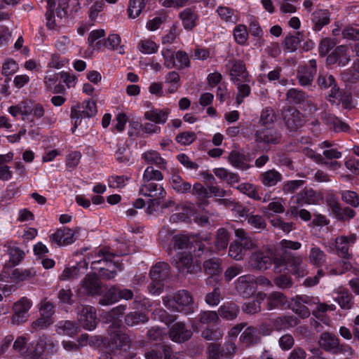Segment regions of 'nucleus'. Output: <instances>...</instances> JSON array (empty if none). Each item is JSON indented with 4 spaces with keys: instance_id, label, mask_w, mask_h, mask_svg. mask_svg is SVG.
I'll return each instance as SVG.
<instances>
[{
    "instance_id": "f257e3e1",
    "label": "nucleus",
    "mask_w": 359,
    "mask_h": 359,
    "mask_svg": "<svg viewBox=\"0 0 359 359\" xmlns=\"http://www.w3.org/2000/svg\"><path fill=\"white\" fill-rule=\"evenodd\" d=\"M269 309H273L278 306H287L290 308L302 318H308L310 316V310L305 305H311V300L306 295H297L295 299H291L288 302L283 293H271L267 299Z\"/></svg>"
},
{
    "instance_id": "f03ea898",
    "label": "nucleus",
    "mask_w": 359,
    "mask_h": 359,
    "mask_svg": "<svg viewBox=\"0 0 359 359\" xmlns=\"http://www.w3.org/2000/svg\"><path fill=\"white\" fill-rule=\"evenodd\" d=\"M170 266L166 262H158L150 270L151 283L148 286L149 292H163L171 289Z\"/></svg>"
},
{
    "instance_id": "7ed1b4c3",
    "label": "nucleus",
    "mask_w": 359,
    "mask_h": 359,
    "mask_svg": "<svg viewBox=\"0 0 359 359\" xmlns=\"http://www.w3.org/2000/svg\"><path fill=\"white\" fill-rule=\"evenodd\" d=\"M173 266L182 275L196 274L201 268L198 262H194L191 252H182L175 255L172 260Z\"/></svg>"
},
{
    "instance_id": "20e7f679",
    "label": "nucleus",
    "mask_w": 359,
    "mask_h": 359,
    "mask_svg": "<svg viewBox=\"0 0 359 359\" xmlns=\"http://www.w3.org/2000/svg\"><path fill=\"white\" fill-rule=\"evenodd\" d=\"M274 263L276 269L280 266H285L287 270L298 277H303L307 273L306 265L303 263L301 256H295L285 252L282 259L276 260Z\"/></svg>"
},
{
    "instance_id": "39448f33",
    "label": "nucleus",
    "mask_w": 359,
    "mask_h": 359,
    "mask_svg": "<svg viewBox=\"0 0 359 359\" xmlns=\"http://www.w3.org/2000/svg\"><path fill=\"white\" fill-rule=\"evenodd\" d=\"M57 344L46 336H41L32 341L27 347L28 355L33 358L42 356L44 353H53L56 351Z\"/></svg>"
},
{
    "instance_id": "423d86ee",
    "label": "nucleus",
    "mask_w": 359,
    "mask_h": 359,
    "mask_svg": "<svg viewBox=\"0 0 359 359\" xmlns=\"http://www.w3.org/2000/svg\"><path fill=\"white\" fill-rule=\"evenodd\" d=\"M282 116L289 133L297 132L305 123L303 114L292 107H284L282 110Z\"/></svg>"
},
{
    "instance_id": "0eeeda50",
    "label": "nucleus",
    "mask_w": 359,
    "mask_h": 359,
    "mask_svg": "<svg viewBox=\"0 0 359 359\" xmlns=\"http://www.w3.org/2000/svg\"><path fill=\"white\" fill-rule=\"evenodd\" d=\"M80 108L81 107L78 105L72 107L71 109L70 116L72 119H76L72 128L73 133L79 125V121L81 122L82 118L93 117L95 116L97 112L96 103L94 101L86 100L82 103V109Z\"/></svg>"
},
{
    "instance_id": "6e6552de",
    "label": "nucleus",
    "mask_w": 359,
    "mask_h": 359,
    "mask_svg": "<svg viewBox=\"0 0 359 359\" xmlns=\"http://www.w3.org/2000/svg\"><path fill=\"white\" fill-rule=\"evenodd\" d=\"M32 306V303L26 297H22L13 306V316L11 323L20 325L25 323L28 319V311Z\"/></svg>"
},
{
    "instance_id": "1a4fd4ad",
    "label": "nucleus",
    "mask_w": 359,
    "mask_h": 359,
    "mask_svg": "<svg viewBox=\"0 0 359 359\" xmlns=\"http://www.w3.org/2000/svg\"><path fill=\"white\" fill-rule=\"evenodd\" d=\"M248 263L253 269L266 270L273 263L272 252L269 249L255 251L250 257Z\"/></svg>"
},
{
    "instance_id": "9d476101",
    "label": "nucleus",
    "mask_w": 359,
    "mask_h": 359,
    "mask_svg": "<svg viewBox=\"0 0 359 359\" xmlns=\"http://www.w3.org/2000/svg\"><path fill=\"white\" fill-rule=\"evenodd\" d=\"M140 194L155 199L156 203L157 200H163L166 196V191L163 184L158 182H143L140 189Z\"/></svg>"
},
{
    "instance_id": "9b49d317",
    "label": "nucleus",
    "mask_w": 359,
    "mask_h": 359,
    "mask_svg": "<svg viewBox=\"0 0 359 359\" xmlns=\"http://www.w3.org/2000/svg\"><path fill=\"white\" fill-rule=\"evenodd\" d=\"M255 142L264 144H278L281 141V134L274 128L257 130L255 133Z\"/></svg>"
},
{
    "instance_id": "f8f14e48",
    "label": "nucleus",
    "mask_w": 359,
    "mask_h": 359,
    "mask_svg": "<svg viewBox=\"0 0 359 359\" xmlns=\"http://www.w3.org/2000/svg\"><path fill=\"white\" fill-rule=\"evenodd\" d=\"M165 306L182 311L184 307L189 306L192 302V297L189 293H171L170 295L163 298Z\"/></svg>"
},
{
    "instance_id": "ddd939ff",
    "label": "nucleus",
    "mask_w": 359,
    "mask_h": 359,
    "mask_svg": "<svg viewBox=\"0 0 359 359\" xmlns=\"http://www.w3.org/2000/svg\"><path fill=\"white\" fill-rule=\"evenodd\" d=\"M80 228L74 229L64 227L57 229L50 236V240L58 245H66L73 243L76 241V236L79 234Z\"/></svg>"
},
{
    "instance_id": "4468645a",
    "label": "nucleus",
    "mask_w": 359,
    "mask_h": 359,
    "mask_svg": "<svg viewBox=\"0 0 359 359\" xmlns=\"http://www.w3.org/2000/svg\"><path fill=\"white\" fill-rule=\"evenodd\" d=\"M229 74L231 80L234 83H239V82H250V76L247 71L245 63L242 60L231 61Z\"/></svg>"
},
{
    "instance_id": "2eb2a0df",
    "label": "nucleus",
    "mask_w": 359,
    "mask_h": 359,
    "mask_svg": "<svg viewBox=\"0 0 359 359\" xmlns=\"http://www.w3.org/2000/svg\"><path fill=\"white\" fill-rule=\"evenodd\" d=\"M79 321L83 327L88 330H93L97 325V316L95 309L90 306H85L79 311Z\"/></svg>"
},
{
    "instance_id": "dca6fc26",
    "label": "nucleus",
    "mask_w": 359,
    "mask_h": 359,
    "mask_svg": "<svg viewBox=\"0 0 359 359\" xmlns=\"http://www.w3.org/2000/svg\"><path fill=\"white\" fill-rule=\"evenodd\" d=\"M221 262L219 259L217 258H212L208 260H206L203 263V268L205 272L210 275L214 276L216 275L221 271ZM208 285H212L213 286L212 292H216L219 290V283L217 281V277L211 276L207 280Z\"/></svg>"
},
{
    "instance_id": "f3484780",
    "label": "nucleus",
    "mask_w": 359,
    "mask_h": 359,
    "mask_svg": "<svg viewBox=\"0 0 359 359\" xmlns=\"http://www.w3.org/2000/svg\"><path fill=\"white\" fill-rule=\"evenodd\" d=\"M357 236L354 233L349 236H341L335 239V246L339 256L344 259H348L351 257V255L348 252L351 244L355 243Z\"/></svg>"
},
{
    "instance_id": "a211bd4d",
    "label": "nucleus",
    "mask_w": 359,
    "mask_h": 359,
    "mask_svg": "<svg viewBox=\"0 0 359 359\" xmlns=\"http://www.w3.org/2000/svg\"><path fill=\"white\" fill-rule=\"evenodd\" d=\"M192 335V332L185 327L182 322L175 323L170 328L169 337L172 341L181 343L188 340Z\"/></svg>"
},
{
    "instance_id": "6ab92c4d",
    "label": "nucleus",
    "mask_w": 359,
    "mask_h": 359,
    "mask_svg": "<svg viewBox=\"0 0 359 359\" xmlns=\"http://www.w3.org/2000/svg\"><path fill=\"white\" fill-rule=\"evenodd\" d=\"M80 285L86 292H100L104 287V285L95 273L86 274L81 280Z\"/></svg>"
},
{
    "instance_id": "aec40b11",
    "label": "nucleus",
    "mask_w": 359,
    "mask_h": 359,
    "mask_svg": "<svg viewBox=\"0 0 359 359\" xmlns=\"http://www.w3.org/2000/svg\"><path fill=\"white\" fill-rule=\"evenodd\" d=\"M327 203L332 213L339 220H349L355 216V211L353 210L348 207L341 208L340 204L334 198L328 199Z\"/></svg>"
},
{
    "instance_id": "412c9836",
    "label": "nucleus",
    "mask_w": 359,
    "mask_h": 359,
    "mask_svg": "<svg viewBox=\"0 0 359 359\" xmlns=\"http://www.w3.org/2000/svg\"><path fill=\"white\" fill-rule=\"evenodd\" d=\"M110 332V344L109 346L114 348H122L129 346V337L124 333L121 332L118 329L111 327Z\"/></svg>"
},
{
    "instance_id": "4be33fe9",
    "label": "nucleus",
    "mask_w": 359,
    "mask_h": 359,
    "mask_svg": "<svg viewBox=\"0 0 359 359\" xmlns=\"http://www.w3.org/2000/svg\"><path fill=\"white\" fill-rule=\"evenodd\" d=\"M330 13L326 9H319L311 15L313 29L316 32L320 31L322 28L330 22Z\"/></svg>"
},
{
    "instance_id": "5701e85b",
    "label": "nucleus",
    "mask_w": 359,
    "mask_h": 359,
    "mask_svg": "<svg viewBox=\"0 0 359 359\" xmlns=\"http://www.w3.org/2000/svg\"><path fill=\"white\" fill-rule=\"evenodd\" d=\"M116 254L113 252L111 249L108 247H104L99 249L97 251L94 252L88 255V258L91 257L94 259L91 262L92 268L95 269L94 265L96 264H100L102 262H111L113 261Z\"/></svg>"
},
{
    "instance_id": "b1692460",
    "label": "nucleus",
    "mask_w": 359,
    "mask_h": 359,
    "mask_svg": "<svg viewBox=\"0 0 359 359\" xmlns=\"http://www.w3.org/2000/svg\"><path fill=\"white\" fill-rule=\"evenodd\" d=\"M339 342V338L336 337L334 334L329 332H323V334H321L318 340V344L320 347L325 350V351L331 353L332 354L335 348H337Z\"/></svg>"
},
{
    "instance_id": "393cba45",
    "label": "nucleus",
    "mask_w": 359,
    "mask_h": 359,
    "mask_svg": "<svg viewBox=\"0 0 359 359\" xmlns=\"http://www.w3.org/2000/svg\"><path fill=\"white\" fill-rule=\"evenodd\" d=\"M282 180V174L274 168L263 172L259 175L261 183L268 187L276 186Z\"/></svg>"
},
{
    "instance_id": "a878e982",
    "label": "nucleus",
    "mask_w": 359,
    "mask_h": 359,
    "mask_svg": "<svg viewBox=\"0 0 359 359\" xmlns=\"http://www.w3.org/2000/svg\"><path fill=\"white\" fill-rule=\"evenodd\" d=\"M172 189L177 193L186 194L191 191V184L183 180L179 173L173 170L170 180Z\"/></svg>"
},
{
    "instance_id": "bb28decb",
    "label": "nucleus",
    "mask_w": 359,
    "mask_h": 359,
    "mask_svg": "<svg viewBox=\"0 0 359 359\" xmlns=\"http://www.w3.org/2000/svg\"><path fill=\"white\" fill-rule=\"evenodd\" d=\"M13 152H8L6 154H0V180L8 181L13 177V172L11 168L6 163L11 162L13 158Z\"/></svg>"
},
{
    "instance_id": "cd10ccee",
    "label": "nucleus",
    "mask_w": 359,
    "mask_h": 359,
    "mask_svg": "<svg viewBox=\"0 0 359 359\" xmlns=\"http://www.w3.org/2000/svg\"><path fill=\"white\" fill-rule=\"evenodd\" d=\"M323 121L334 131H347L349 128L348 126L339 120L334 115L328 112H323L322 114Z\"/></svg>"
},
{
    "instance_id": "c85d7f7f",
    "label": "nucleus",
    "mask_w": 359,
    "mask_h": 359,
    "mask_svg": "<svg viewBox=\"0 0 359 359\" xmlns=\"http://www.w3.org/2000/svg\"><path fill=\"white\" fill-rule=\"evenodd\" d=\"M318 83L322 88H331V93L329 94V97H337L339 94V88H337L335 80L332 75L320 74L318 79Z\"/></svg>"
},
{
    "instance_id": "c756f323",
    "label": "nucleus",
    "mask_w": 359,
    "mask_h": 359,
    "mask_svg": "<svg viewBox=\"0 0 359 359\" xmlns=\"http://www.w3.org/2000/svg\"><path fill=\"white\" fill-rule=\"evenodd\" d=\"M99 294V303L102 306H109L117 302L119 299H126L133 297V293H97Z\"/></svg>"
},
{
    "instance_id": "7c9ffc66",
    "label": "nucleus",
    "mask_w": 359,
    "mask_h": 359,
    "mask_svg": "<svg viewBox=\"0 0 359 359\" xmlns=\"http://www.w3.org/2000/svg\"><path fill=\"white\" fill-rule=\"evenodd\" d=\"M170 110L154 109L147 111L144 113V117L146 119L154 122L157 124H163L166 122Z\"/></svg>"
},
{
    "instance_id": "2f4dec72",
    "label": "nucleus",
    "mask_w": 359,
    "mask_h": 359,
    "mask_svg": "<svg viewBox=\"0 0 359 359\" xmlns=\"http://www.w3.org/2000/svg\"><path fill=\"white\" fill-rule=\"evenodd\" d=\"M235 235L240 240L239 244L241 245L243 250H251L257 248L256 241L249 237L244 229H236Z\"/></svg>"
},
{
    "instance_id": "473e14b6",
    "label": "nucleus",
    "mask_w": 359,
    "mask_h": 359,
    "mask_svg": "<svg viewBox=\"0 0 359 359\" xmlns=\"http://www.w3.org/2000/svg\"><path fill=\"white\" fill-rule=\"evenodd\" d=\"M79 327L77 325L70 320H61L55 325V331L59 334L72 337L77 333Z\"/></svg>"
},
{
    "instance_id": "72a5a7b5",
    "label": "nucleus",
    "mask_w": 359,
    "mask_h": 359,
    "mask_svg": "<svg viewBox=\"0 0 359 359\" xmlns=\"http://www.w3.org/2000/svg\"><path fill=\"white\" fill-rule=\"evenodd\" d=\"M293 202L296 203L315 204L318 198L313 189H304L292 197Z\"/></svg>"
},
{
    "instance_id": "f704fd0d",
    "label": "nucleus",
    "mask_w": 359,
    "mask_h": 359,
    "mask_svg": "<svg viewBox=\"0 0 359 359\" xmlns=\"http://www.w3.org/2000/svg\"><path fill=\"white\" fill-rule=\"evenodd\" d=\"M236 289L238 292L255 291L256 283L255 282V277L251 275L240 276L236 284Z\"/></svg>"
},
{
    "instance_id": "c9c22d12",
    "label": "nucleus",
    "mask_w": 359,
    "mask_h": 359,
    "mask_svg": "<svg viewBox=\"0 0 359 359\" xmlns=\"http://www.w3.org/2000/svg\"><path fill=\"white\" fill-rule=\"evenodd\" d=\"M229 162L235 168L246 170L250 165L245 162V156L237 151H232L228 156Z\"/></svg>"
},
{
    "instance_id": "e433bc0d",
    "label": "nucleus",
    "mask_w": 359,
    "mask_h": 359,
    "mask_svg": "<svg viewBox=\"0 0 359 359\" xmlns=\"http://www.w3.org/2000/svg\"><path fill=\"white\" fill-rule=\"evenodd\" d=\"M240 339L248 346L256 344L260 339L259 332L253 327H248L241 334Z\"/></svg>"
},
{
    "instance_id": "4c0bfd02",
    "label": "nucleus",
    "mask_w": 359,
    "mask_h": 359,
    "mask_svg": "<svg viewBox=\"0 0 359 359\" xmlns=\"http://www.w3.org/2000/svg\"><path fill=\"white\" fill-rule=\"evenodd\" d=\"M347 49L346 46H337L332 54L328 56L327 60L330 62H338L339 65H345L349 61L345 55Z\"/></svg>"
},
{
    "instance_id": "58836bf2",
    "label": "nucleus",
    "mask_w": 359,
    "mask_h": 359,
    "mask_svg": "<svg viewBox=\"0 0 359 359\" xmlns=\"http://www.w3.org/2000/svg\"><path fill=\"white\" fill-rule=\"evenodd\" d=\"M298 320L292 316L278 317L273 320V326L276 330H282L295 327Z\"/></svg>"
},
{
    "instance_id": "ea45409f",
    "label": "nucleus",
    "mask_w": 359,
    "mask_h": 359,
    "mask_svg": "<svg viewBox=\"0 0 359 359\" xmlns=\"http://www.w3.org/2000/svg\"><path fill=\"white\" fill-rule=\"evenodd\" d=\"M149 0H130L128 13L130 18L135 19L138 17L144 9Z\"/></svg>"
},
{
    "instance_id": "a19ab883",
    "label": "nucleus",
    "mask_w": 359,
    "mask_h": 359,
    "mask_svg": "<svg viewBox=\"0 0 359 359\" xmlns=\"http://www.w3.org/2000/svg\"><path fill=\"white\" fill-rule=\"evenodd\" d=\"M183 25L187 29H192L196 26L197 15L191 8H186L180 13Z\"/></svg>"
},
{
    "instance_id": "79ce46f5",
    "label": "nucleus",
    "mask_w": 359,
    "mask_h": 359,
    "mask_svg": "<svg viewBox=\"0 0 359 359\" xmlns=\"http://www.w3.org/2000/svg\"><path fill=\"white\" fill-rule=\"evenodd\" d=\"M214 173L217 177L225 180L228 184L232 186L238 183L240 181V177L238 174L231 172L223 168H216L214 170Z\"/></svg>"
},
{
    "instance_id": "37998d69",
    "label": "nucleus",
    "mask_w": 359,
    "mask_h": 359,
    "mask_svg": "<svg viewBox=\"0 0 359 359\" xmlns=\"http://www.w3.org/2000/svg\"><path fill=\"white\" fill-rule=\"evenodd\" d=\"M309 262L317 267L323 266L326 262V255L320 248L313 247L311 249Z\"/></svg>"
},
{
    "instance_id": "c03bdc74",
    "label": "nucleus",
    "mask_w": 359,
    "mask_h": 359,
    "mask_svg": "<svg viewBox=\"0 0 359 359\" xmlns=\"http://www.w3.org/2000/svg\"><path fill=\"white\" fill-rule=\"evenodd\" d=\"M143 158L148 163L155 164L160 169H165L166 161L156 151H149L143 154Z\"/></svg>"
},
{
    "instance_id": "a18cd8bd",
    "label": "nucleus",
    "mask_w": 359,
    "mask_h": 359,
    "mask_svg": "<svg viewBox=\"0 0 359 359\" xmlns=\"http://www.w3.org/2000/svg\"><path fill=\"white\" fill-rule=\"evenodd\" d=\"M287 100L290 102L304 104L308 95L302 90L297 88H291L286 93Z\"/></svg>"
},
{
    "instance_id": "49530a36",
    "label": "nucleus",
    "mask_w": 359,
    "mask_h": 359,
    "mask_svg": "<svg viewBox=\"0 0 359 359\" xmlns=\"http://www.w3.org/2000/svg\"><path fill=\"white\" fill-rule=\"evenodd\" d=\"M314 75L313 70H309V68L306 67H301L297 71L299 82L303 86L311 85Z\"/></svg>"
},
{
    "instance_id": "de8ad7c7",
    "label": "nucleus",
    "mask_w": 359,
    "mask_h": 359,
    "mask_svg": "<svg viewBox=\"0 0 359 359\" xmlns=\"http://www.w3.org/2000/svg\"><path fill=\"white\" fill-rule=\"evenodd\" d=\"M8 248V252L10 255L11 261L14 264H18L23 259L25 253L15 245L8 243L6 245Z\"/></svg>"
},
{
    "instance_id": "09e8293b",
    "label": "nucleus",
    "mask_w": 359,
    "mask_h": 359,
    "mask_svg": "<svg viewBox=\"0 0 359 359\" xmlns=\"http://www.w3.org/2000/svg\"><path fill=\"white\" fill-rule=\"evenodd\" d=\"M264 293H257L255 299L245 304L243 311L250 314H254L260 311L261 301L264 299Z\"/></svg>"
},
{
    "instance_id": "8fccbe9b",
    "label": "nucleus",
    "mask_w": 359,
    "mask_h": 359,
    "mask_svg": "<svg viewBox=\"0 0 359 359\" xmlns=\"http://www.w3.org/2000/svg\"><path fill=\"white\" fill-rule=\"evenodd\" d=\"M163 175L161 171L154 169L152 166H148L143 174V182H161Z\"/></svg>"
},
{
    "instance_id": "3c124183",
    "label": "nucleus",
    "mask_w": 359,
    "mask_h": 359,
    "mask_svg": "<svg viewBox=\"0 0 359 359\" xmlns=\"http://www.w3.org/2000/svg\"><path fill=\"white\" fill-rule=\"evenodd\" d=\"M218 311L221 317L231 320L235 319L237 317L239 309L236 305L230 304L228 306H222L219 309Z\"/></svg>"
},
{
    "instance_id": "603ef678",
    "label": "nucleus",
    "mask_w": 359,
    "mask_h": 359,
    "mask_svg": "<svg viewBox=\"0 0 359 359\" xmlns=\"http://www.w3.org/2000/svg\"><path fill=\"white\" fill-rule=\"evenodd\" d=\"M299 32H297L294 35H288L284 40V46L288 52H294L300 46L302 39L299 38Z\"/></svg>"
},
{
    "instance_id": "864d4df0",
    "label": "nucleus",
    "mask_w": 359,
    "mask_h": 359,
    "mask_svg": "<svg viewBox=\"0 0 359 359\" xmlns=\"http://www.w3.org/2000/svg\"><path fill=\"white\" fill-rule=\"evenodd\" d=\"M229 233L224 228L218 229L215 241V246L217 250H223L228 245Z\"/></svg>"
},
{
    "instance_id": "5fc2aeb1",
    "label": "nucleus",
    "mask_w": 359,
    "mask_h": 359,
    "mask_svg": "<svg viewBox=\"0 0 359 359\" xmlns=\"http://www.w3.org/2000/svg\"><path fill=\"white\" fill-rule=\"evenodd\" d=\"M172 241L175 250H184L191 248L189 238L184 235H176L173 236Z\"/></svg>"
},
{
    "instance_id": "6e6d98bb",
    "label": "nucleus",
    "mask_w": 359,
    "mask_h": 359,
    "mask_svg": "<svg viewBox=\"0 0 359 359\" xmlns=\"http://www.w3.org/2000/svg\"><path fill=\"white\" fill-rule=\"evenodd\" d=\"M39 310L40 316L47 318H53V316L55 313V307L53 304L46 299L40 302Z\"/></svg>"
},
{
    "instance_id": "4d7b16f0",
    "label": "nucleus",
    "mask_w": 359,
    "mask_h": 359,
    "mask_svg": "<svg viewBox=\"0 0 359 359\" xmlns=\"http://www.w3.org/2000/svg\"><path fill=\"white\" fill-rule=\"evenodd\" d=\"M236 189L241 193L248 195L251 198L257 201L261 200V197L259 196L256 188L252 184L243 183L239 184Z\"/></svg>"
},
{
    "instance_id": "13d9d810",
    "label": "nucleus",
    "mask_w": 359,
    "mask_h": 359,
    "mask_svg": "<svg viewBox=\"0 0 359 359\" xmlns=\"http://www.w3.org/2000/svg\"><path fill=\"white\" fill-rule=\"evenodd\" d=\"M276 120V115L271 107H267L262 111L259 118V122L262 125L271 124Z\"/></svg>"
},
{
    "instance_id": "bf43d9fd",
    "label": "nucleus",
    "mask_w": 359,
    "mask_h": 359,
    "mask_svg": "<svg viewBox=\"0 0 359 359\" xmlns=\"http://www.w3.org/2000/svg\"><path fill=\"white\" fill-rule=\"evenodd\" d=\"M54 323L53 318H47L43 316H41L39 318L33 321L31 324V332H35L41 330H43L49 327Z\"/></svg>"
},
{
    "instance_id": "052dcab7",
    "label": "nucleus",
    "mask_w": 359,
    "mask_h": 359,
    "mask_svg": "<svg viewBox=\"0 0 359 359\" xmlns=\"http://www.w3.org/2000/svg\"><path fill=\"white\" fill-rule=\"evenodd\" d=\"M36 275V271L34 269H15L12 272V276L13 278L18 280H25L30 278L34 277Z\"/></svg>"
},
{
    "instance_id": "680f3d73",
    "label": "nucleus",
    "mask_w": 359,
    "mask_h": 359,
    "mask_svg": "<svg viewBox=\"0 0 359 359\" xmlns=\"http://www.w3.org/2000/svg\"><path fill=\"white\" fill-rule=\"evenodd\" d=\"M236 84L238 86V93L236 100L238 104H241L243 102V99L250 95L251 89L248 83L239 82V83Z\"/></svg>"
},
{
    "instance_id": "e2e57ef3",
    "label": "nucleus",
    "mask_w": 359,
    "mask_h": 359,
    "mask_svg": "<svg viewBox=\"0 0 359 359\" xmlns=\"http://www.w3.org/2000/svg\"><path fill=\"white\" fill-rule=\"evenodd\" d=\"M27 341L28 339L25 336H20L17 337L13 344V349L21 355L29 356Z\"/></svg>"
},
{
    "instance_id": "0e129e2a",
    "label": "nucleus",
    "mask_w": 359,
    "mask_h": 359,
    "mask_svg": "<svg viewBox=\"0 0 359 359\" xmlns=\"http://www.w3.org/2000/svg\"><path fill=\"white\" fill-rule=\"evenodd\" d=\"M196 139V135L194 132L186 131L179 133L175 140L182 145H189Z\"/></svg>"
},
{
    "instance_id": "69168bd1",
    "label": "nucleus",
    "mask_w": 359,
    "mask_h": 359,
    "mask_svg": "<svg viewBox=\"0 0 359 359\" xmlns=\"http://www.w3.org/2000/svg\"><path fill=\"white\" fill-rule=\"evenodd\" d=\"M233 36L238 43L244 44L248 36L246 27L242 25L236 26L233 30Z\"/></svg>"
},
{
    "instance_id": "338daca9",
    "label": "nucleus",
    "mask_w": 359,
    "mask_h": 359,
    "mask_svg": "<svg viewBox=\"0 0 359 359\" xmlns=\"http://www.w3.org/2000/svg\"><path fill=\"white\" fill-rule=\"evenodd\" d=\"M115 158L118 163L126 164L130 162V155L125 145L118 147L115 152Z\"/></svg>"
},
{
    "instance_id": "774afa93",
    "label": "nucleus",
    "mask_w": 359,
    "mask_h": 359,
    "mask_svg": "<svg viewBox=\"0 0 359 359\" xmlns=\"http://www.w3.org/2000/svg\"><path fill=\"white\" fill-rule=\"evenodd\" d=\"M147 321V318L145 315L138 313H130L126 317V323L129 326H134L138 325L140 323H144Z\"/></svg>"
}]
</instances>
